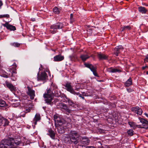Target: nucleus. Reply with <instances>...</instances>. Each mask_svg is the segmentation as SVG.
Segmentation results:
<instances>
[{
	"instance_id": "obj_1",
	"label": "nucleus",
	"mask_w": 148,
	"mask_h": 148,
	"mask_svg": "<svg viewBox=\"0 0 148 148\" xmlns=\"http://www.w3.org/2000/svg\"><path fill=\"white\" fill-rule=\"evenodd\" d=\"M78 135L76 131H71L69 134L70 143L71 144L76 145L78 143Z\"/></svg>"
},
{
	"instance_id": "obj_2",
	"label": "nucleus",
	"mask_w": 148,
	"mask_h": 148,
	"mask_svg": "<svg viewBox=\"0 0 148 148\" xmlns=\"http://www.w3.org/2000/svg\"><path fill=\"white\" fill-rule=\"evenodd\" d=\"M63 24L61 23H59L56 24L51 25L50 27L49 32L52 34H54L57 32V29H61L63 27Z\"/></svg>"
},
{
	"instance_id": "obj_3",
	"label": "nucleus",
	"mask_w": 148,
	"mask_h": 148,
	"mask_svg": "<svg viewBox=\"0 0 148 148\" xmlns=\"http://www.w3.org/2000/svg\"><path fill=\"white\" fill-rule=\"evenodd\" d=\"M43 97L45 98V100L46 103L52 106L55 103L54 101H53V99L52 96L49 95L47 94H44Z\"/></svg>"
},
{
	"instance_id": "obj_4",
	"label": "nucleus",
	"mask_w": 148,
	"mask_h": 148,
	"mask_svg": "<svg viewBox=\"0 0 148 148\" xmlns=\"http://www.w3.org/2000/svg\"><path fill=\"white\" fill-rule=\"evenodd\" d=\"M54 118L55 122L56 127V125H62L64 123V120L63 119H61L60 117L56 115L54 116Z\"/></svg>"
},
{
	"instance_id": "obj_5",
	"label": "nucleus",
	"mask_w": 148,
	"mask_h": 148,
	"mask_svg": "<svg viewBox=\"0 0 148 148\" xmlns=\"http://www.w3.org/2000/svg\"><path fill=\"white\" fill-rule=\"evenodd\" d=\"M84 65L86 67L89 68L92 72L93 74L95 76L99 77L96 71L97 69L96 67H94L90 64L85 63Z\"/></svg>"
},
{
	"instance_id": "obj_6",
	"label": "nucleus",
	"mask_w": 148,
	"mask_h": 148,
	"mask_svg": "<svg viewBox=\"0 0 148 148\" xmlns=\"http://www.w3.org/2000/svg\"><path fill=\"white\" fill-rule=\"evenodd\" d=\"M64 86L66 88V89L67 91L72 94L75 93V91L71 86V83L67 82Z\"/></svg>"
},
{
	"instance_id": "obj_7",
	"label": "nucleus",
	"mask_w": 148,
	"mask_h": 148,
	"mask_svg": "<svg viewBox=\"0 0 148 148\" xmlns=\"http://www.w3.org/2000/svg\"><path fill=\"white\" fill-rule=\"evenodd\" d=\"M131 110L134 113L140 115L142 114L143 112L142 109L138 106L133 107L131 109Z\"/></svg>"
},
{
	"instance_id": "obj_8",
	"label": "nucleus",
	"mask_w": 148,
	"mask_h": 148,
	"mask_svg": "<svg viewBox=\"0 0 148 148\" xmlns=\"http://www.w3.org/2000/svg\"><path fill=\"white\" fill-rule=\"evenodd\" d=\"M27 88L28 89V91L27 92V95L30 97L31 99H33L35 96V91L29 87H28Z\"/></svg>"
},
{
	"instance_id": "obj_9",
	"label": "nucleus",
	"mask_w": 148,
	"mask_h": 148,
	"mask_svg": "<svg viewBox=\"0 0 148 148\" xmlns=\"http://www.w3.org/2000/svg\"><path fill=\"white\" fill-rule=\"evenodd\" d=\"M123 48L122 46H116L114 49V54H115L116 56H118V54L123 50Z\"/></svg>"
},
{
	"instance_id": "obj_10",
	"label": "nucleus",
	"mask_w": 148,
	"mask_h": 148,
	"mask_svg": "<svg viewBox=\"0 0 148 148\" xmlns=\"http://www.w3.org/2000/svg\"><path fill=\"white\" fill-rule=\"evenodd\" d=\"M97 56L99 60H108V56L107 55L101 52L97 53Z\"/></svg>"
},
{
	"instance_id": "obj_11",
	"label": "nucleus",
	"mask_w": 148,
	"mask_h": 148,
	"mask_svg": "<svg viewBox=\"0 0 148 148\" xmlns=\"http://www.w3.org/2000/svg\"><path fill=\"white\" fill-rule=\"evenodd\" d=\"M64 59V57L61 54H59L55 56L53 58V61L59 62L63 60Z\"/></svg>"
},
{
	"instance_id": "obj_12",
	"label": "nucleus",
	"mask_w": 148,
	"mask_h": 148,
	"mask_svg": "<svg viewBox=\"0 0 148 148\" xmlns=\"http://www.w3.org/2000/svg\"><path fill=\"white\" fill-rule=\"evenodd\" d=\"M9 121L8 119L3 117H0V126L4 123L3 126H5L8 125Z\"/></svg>"
},
{
	"instance_id": "obj_13",
	"label": "nucleus",
	"mask_w": 148,
	"mask_h": 148,
	"mask_svg": "<svg viewBox=\"0 0 148 148\" xmlns=\"http://www.w3.org/2000/svg\"><path fill=\"white\" fill-rule=\"evenodd\" d=\"M65 124V121L64 123L62 125H57L56 127H57V130L59 133L62 134L64 132V129L63 127V125Z\"/></svg>"
},
{
	"instance_id": "obj_14",
	"label": "nucleus",
	"mask_w": 148,
	"mask_h": 148,
	"mask_svg": "<svg viewBox=\"0 0 148 148\" xmlns=\"http://www.w3.org/2000/svg\"><path fill=\"white\" fill-rule=\"evenodd\" d=\"M3 25L4 27H6L7 29L10 31H14L16 29V27L14 26L9 24L7 23L3 24Z\"/></svg>"
},
{
	"instance_id": "obj_15",
	"label": "nucleus",
	"mask_w": 148,
	"mask_h": 148,
	"mask_svg": "<svg viewBox=\"0 0 148 148\" xmlns=\"http://www.w3.org/2000/svg\"><path fill=\"white\" fill-rule=\"evenodd\" d=\"M44 94H47L51 96H53L58 97V95L56 94V92H55V90H51V89H49L47 90V93H45Z\"/></svg>"
},
{
	"instance_id": "obj_16",
	"label": "nucleus",
	"mask_w": 148,
	"mask_h": 148,
	"mask_svg": "<svg viewBox=\"0 0 148 148\" xmlns=\"http://www.w3.org/2000/svg\"><path fill=\"white\" fill-rule=\"evenodd\" d=\"M41 119L40 115L39 113H36L33 119V122L34 123V125L37 124V122L39 121Z\"/></svg>"
},
{
	"instance_id": "obj_17",
	"label": "nucleus",
	"mask_w": 148,
	"mask_h": 148,
	"mask_svg": "<svg viewBox=\"0 0 148 148\" xmlns=\"http://www.w3.org/2000/svg\"><path fill=\"white\" fill-rule=\"evenodd\" d=\"M16 64L14 63L12 67L9 69V71L8 72L13 74V75H14V74H16L17 73L16 70Z\"/></svg>"
},
{
	"instance_id": "obj_18",
	"label": "nucleus",
	"mask_w": 148,
	"mask_h": 148,
	"mask_svg": "<svg viewBox=\"0 0 148 148\" xmlns=\"http://www.w3.org/2000/svg\"><path fill=\"white\" fill-rule=\"evenodd\" d=\"M6 84L7 86L9 88L10 90L12 92H14L16 90V88L11 84L7 82L6 83Z\"/></svg>"
},
{
	"instance_id": "obj_19",
	"label": "nucleus",
	"mask_w": 148,
	"mask_h": 148,
	"mask_svg": "<svg viewBox=\"0 0 148 148\" xmlns=\"http://www.w3.org/2000/svg\"><path fill=\"white\" fill-rule=\"evenodd\" d=\"M90 142L89 139L88 138L85 137L83 138L81 141V143L86 145H88Z\"/></svg>"
},
{
	"instance_id": "obj_20",
	"label": "nucleus",
	"mask_w": 148,
	"mask_h": 148,
	"mask_svg": "<svg viewBox=\"0 0 148 148\" xmlns=\"http://www.w3.org/2000/svg\"><path fill=\"white\" fill-rule=\"evenodd\" d=\"M47 77V74L45 72H42L40 76H39L38 78L40 80H45Z\"/></svg>"
},
{
	"instance_id": "obj_21",
	"label": "nucleus",
	"mask_w": 148,
	"mask_h": 148,
	"mask_svg": "<svg viewBox=\"0 0 148 148\" xmlns=\"http://www.w3.org/2000/svg\"><path fill=\"white\" fill-rule=\"evenodd\" d=\"M108 72L110 73L120 72L121 71L119 69L110 67L107 69Z\"/></svg>"
},
{
	"instance_id": "obj_22",
	"label": "nucleus",
	"mask_w": 148,
	"mask_h": 148,
	"mask_svg": "<svg viewBox=\"0 0 148 148\" xmlns=\"http://www.w3.org/2000/svg\"><path fill=\"white\" fill-rule=\"evenodd\" d=\"M138 11L143 14H145L147 11V10L144 7L140 6L138 8Z\"/></svg>"
},
{
	"instance_id": "obj_23",
	"label": "nucleus",
	"mask_w": 148,
	"mask_h": 148,
	"mask_svg": "<svg viewBox=\"0 0 148 148\" xmlns=\"http://www.w3.org/2000/svg\"><path fill=\"white\" fill-rule=\"evenodd\" d=\"M48 132L49 135L52 139H54L55 137V134L54 131L52 130L51 129L48 130Z\"/></svg>"
},
{
	"instance_id": "obj_24",
	"label": "nucleus",
	"mask_w": 148,
	"mask_h": 148,
	"mask_svg": "<svg viewBox=\"0 0 148 148\" xmlns=\"http://www.w3.org/2000/svg\"><path fill=\"white\" fill-rule=\"evenodd\" d=\"M90 56L88 55V54L86 55H82L80 56V58L82 59V60L84 62L86 60L89 58Z\"/></svg>"
},
{
	"instance_id": "obj_25",
	"label": "nucleus",
	"mask_w": 148,
	"mask_h": 148,
	"mask_svg": "<svg viewBox=\"0 0 148 148\" xmlns=\"http://www.w3.org/2000/svg\"><path fill=\"white\" fill-rule=\"evenodd\" d=\"M132 84V80L131 78H130L124 84L125 86L128 87Z\"/></svg>"
},
{
	"instance_id": "obj_26",
	"label": "nucleus",
	"mask_w": 148,
	"mask_h": 148,
	"mask_svg": "<svg viewBox=\"0 0 148 148\" xmlns=\"http://www.w3.org/2000/svg\"><path fill=\"white\" fill-rule=\"evenodd\" d=\"M131 29V27L130 26H124L121 28V32L124 31H128Z\"/></svg>"
},
{
	"instance_id": "obj_27",
	"label": "nucleus",
	"mask_w": 148,
	"mask_h": 148,
	"mask_svg": "<svg viewBox=\"0 0 148 148\" xmlns=\"http://www.w3.org/2000/svg\"><path fill=\"white\" fill-rule=\"evenodd\" d=\"M49 89H51V90H55V92H56V94L58 95V92L57 91V87L56 85L53 84V83H52L51 84V88Z\"/></svg>"
},
{
	"instance_id": "obj_28",
	"label": "nucleus",
	"mask_w": 148,
	"mask_h": 148,
	"mask_svg": "<svg viewBox=\"0 0 148 148\" xmlns=\"http://www.w3.org/2000/svg\"><path fill=\"white\" fill-rule=\"evenodd\" d=\"M140 121L141 123L143 125L145 126V125H148V121L141 118H139Z\"/></svg>"
},
{
	"instance_id": "obj_29",
	"label": "nucleus",
	"mask_w": 148,
	"mask_h": 148,
	"mask_svg": "<svg viewBox=\"0 0 148 148\" xmlns=\"http://www.w3.org/2000/svg\"><path fill=\"white\" fill-rule=\"evenodd\" d=\"M66 98L67 99L69 105L72 107H74L75 105V104L74 103L73 101L70 99H69L67 98Z\"/></svg>"
},
{
	"instance_id": "obj_30",
	"label": "nucleus",
	"mask_w": 148,
	"mask_h": 148,
	"mask_svg": "<svg viewBox=\"0 0 148 148\" xmlns=\"http://www.w3.org/2000/svg\"><path fill=\"white\" fill-rule=\"evenodd\" d=\"M21 44L17 42H14L10 43V45L15 47H19L21 45Z\"/></svg>"
},
{
	"instance_id": "obj_31",
	"label": "nucleus",
	"mask_w": 148,
	"mask_h": 148,
	"mask_svg": "<svg viewBox=\"0 0 148 148\" xmlns=\"http://www.w3.org/2000/svg\"><path fill=\"white\" fill-rule=\"evenodd\" d=\"M5 103L4 101L0 99V109L2 107L5 106Z\"/></svg>"
},
{
	"instance_id": "obj_32",
	"label": "nucleus",
	"mask_w": 148,
	"mask_h": 148,
	"mask_svg": "<svg viewBox=\"0 0 148 148\" xmlns=\"http://www.w3.org/2000/svg\"><path fill=\"white\" fill-rule=\"evenodd\" d=\"M53 11L54 13L56 14H58L60 13V11L57 7H55L53 9Z\"/></svg>"
},
{
	"instance_id": "obj_33",
	"label": "nucleus",
	"mask_w": 148,
	"mask_h": 148,
	"mask_svg": "<svg viewBox=\"0 0 148 148\" xmlns=\"http://www.w3.org/2000/svg\"><path fill=\"white\" fill-rule=\"evenodd\" d=\"M8 75H3V77H5L6 78H8L9 77H14L15 76L14 75H13V74H12L11 73H9V72H8Z\"/></svg>"
},
{
	"instance_id": "obj_34",
	"label": "nucleus",
	"mask_w": 148,
	"mask_h": 148,
	"mask_svg": "<svg viewBox=\"0 0 148 148\" xmlns=\"http://www.w3.org/2000/svg\"><path fill=\"white\" fill-rule=\"evenodd\" d=\"M134 131L132 129L128 130L127 131V133L128 135L130 136H132L133 135Z\"/></svg>"
},
{
	"instance_id": "obj_35",
	"label": "nucleus",
	"mask_w": 148,
	"mask_h": 148,
	"mask_svg": "<svg viewBox=\"0 0 148 148\" xmlns=\"http://www.w3.org/2000/svg\"><path fill=\"white\" fill-rule=\"evenodd\" d=\"M70 23H72L75 20L73 18V14H70Z\"/></svg>"
},
{
	"instance_id": "obj_36",
	"label": "nucleus",
	"mask_w": 148,
	"mask_h": 148,
	"mask_svg": "<svg viewBox=\"0 0 148 148\" xmlns=\"http://www.w3.org/2000/svg\"><path fill=\"white\" fill-rule=\"evenodd\" d=\"M61 106L62 107V108L65 110L68 108L66 105L64 103L61 104Z\"/></svg>"
},
{
	"instance_id": "obj_37",
	"label": "nucleus",
	"mask_w": 148,
	"mask_h": 148,
	"mask_svg": "<svg viewBox=\"0 0 148 148\" xmlns=\"http://www.w3.org/2000/svg\"><path fill=\"white\" fill-rule=\"evenodd\" d=\"M26 113V112H22L21 113V114L19 116L18 115V116L20 117H25Z\"/></svg>"
},
{
	"instance_id": "obj_38",
	"label": "nucleus",
	"mask_w": 148,
	"mask_h": 148,
	"mask_svg": "<svg viewBox=\"0 0 148 148\" xmlns=\"http://www.w3.org/2000/svg\"><path fill=\"white\" fill-rule=\"evenodd\" d=\"M10 16H9V14H4L2 16V17H6L7 18H8Z\"/></svg>"
},
{
	"instance_id": "obj_39",
	"label": "nucleus",
	"mask_w": 148,
	"mask_h": 148,
	"mask_svg": "<svg viewBox=\"0 0 148 148\" xmlns=\"http://www.w3.org/2000/svg\"><path fill=\"white\" fill-rule=\"evenodd\" d=\"M68 113H70L71 111V110L69 109L68 108H67V109H66L65 110Z\"/></svg>"
},
{
	"instance_id": "obj_40",
	"label": "nucleus",
	"mask_w": 148,
	"mask_h": 148,
	"mask_svg": "<svg viewBox=\"0 0 148 148\" xmlns=\"http://www.w3.org/2000/svg\"><path fill=\"white\" fill-rule=\"evenodd\" d=\"M145 62L148 61V56L147 55L146 57L144 59Z\"/></svg>"
},
{
	"instance_id": "obj_41",
	"label": "nucleus",
	"mask_w": 148,
	"mask_h": 148,
	"mask_svg": "<svg viewBox=\"0 0 148 148\" xmlns=\"http://www.w3.org/2000/svg\"><path fill=\"white\" fill-rule=\"evenodd\" d=\"M127 91L129 92H131L132 91V90L130 88H127Z\"/></svg>"
},
{
	"instance_id": "obj_42",
	"label": "nucleus",
	"mask_w": 148,
	"mask_h": 148,
	"mask_svg": "<svg viewBox=\"0 0 148 148\" xmlns=\"http://www.w3.org/2000/svg\"><path fill=\"white\" fill-rule=\"evenodd\" d=\"M86 148H95L94 147L92 146H88L86 147Z\"/></svg>"
},
{
	"instance_id": "obj_43",
	"label": "nucleus",
	"mask_w": 148,
	"mask_h": 148,
	"mask_svg": "<svg viewBox=\"0 0 148 148\" xmlns=\"http://www.w3.org/2000/svg\"><path fill=\"white\" fill-rule=\"evenodd\" d=\"M19 105V103H18L17 104H16H16H14L13 105V106L16 107V106H18Z\"/></svg>"
},
{
	"instance_id": "obj_44",
	"label": "nucleus",
	"mask_w": 148,
	"mask_h": 148,
	"mask_svg": "<svg viewBox=\"0 0 148 148\" xmlns=\"http://www.w3.org/2000/svg\"><path fill=\"white\" fill-rule=\"evenodd\" d=\"M3 3L0 0V7H1L3 5Z\"/></svg>"
},
{
	"instance_id": "obj_45",
	"label": "nucleus",
	"mask_w": 148,
	"mask_h": 148,
	"mask_svg": "<svg viewBox=\"0 0 148 148\" xmlns=\"http://www.w3.org/2000/svg\"><path fill=\"white\" fill-rule=\"evenodd\" d=\"M79 97H81L82 99H84V97L83 96L81 95H79Z\"/></svg>"
},
{
	"instance_id": "obj_46",
	"label": "nucleus",
	"mask_w": 148,
	"mask_h": 148,
	"mask_svg": "<svg viewBox=\"0 0 148 148\" xmlns=\"http://www.w3.org/2000/svg\"><path fill=\"white\" fill-rule=\"evenodd\" d=\"M74 94V95H81L79 92H75V94Z\"/></svg>"
},
{
	"instance_id": "obj_47",
	"label": "nucleus",
	"mask_w": 148,
	"mask_h": 148,
	"mask_svg": "<svg viewBox=\"0 0 148 148\" xmlns=\"http://www.w3.org/2000/svg\"><path fill=\"white\" fill-rule=\"evenodd\" d=\"M79 89H80L79 88H77V87H75V90L78 91Z\"/></svg>"
},
{
	"instance_id": "obj_48",
	"label": "nucleus",
	"mask_w": 148,
	"mask_h": 148,
	"mask_svg": "<svg viewBox=\"0 0 148 148\" xmlns=\"http://www.w3.org/2000/svg\"><path fill=\"white\" fill-rule=\"evenodd\" d=\"M147 67V66H143L142 67V69L143 70H144Z\"/></svg>"
},
{
	"instance_id": "obj_49",
	"label": "nucleus",
	"mask_w": 148,
	"mask_h": 148,
	"mask_svg": "<svg viewBox=\"0 0 148 148\" xmlns=\"http://www.w3.org/2000/svg\"><path fill=\"white\" fill-rule=\"evenodd\" d=\"M141 128H146V129H147L148 128V127L147 126H145V127H142Z\"/></svg>"
},
{
	"instance_id": "obj_50",
	"label": "nucleus",
	"mask_w": 148,
	"mask_h": 148,
	"mask_svg": "<svg viewBox=\"0 0 148 148\" xmlns=\"http://www.w3.org/2000/svg\"><path fill=\"white\" fill-rule=\"evenodd\" d=\"M145 115L146 116H147V117L148 118V114L147 113H145Z\"/></svg>"
},
{
	"instance_id": "obj_51",
	"label": "nucleus",
	"mask_w": 148,
	"mask_h": 148,
	"mask_svg": "<svg viewBox=\"0 0 148 148\" xmlns=\"http://www.w3.org/2000/svg\"><path fill=\"white\" fill-rule=\"evenodd\" d=\"M129 125L131 126H132V123L131 122H129Z\"/></svg>"
},
{
	"instance_id": "obj_52",
	"label": "nucleus",
	"mask_w": 148,
	"mask_h": 148,
	"mask_svg": "<svg viewBox=\"0 0 148 148\" xmlns=\"http://www.w3.org/2000/svg\"><path fill=\"white\" fill-rule=\"evenodd\" d=\"M99 130L100 131H101V132H102V130L101 129H100V128H99Z\"/></svg>"
},
{
	"instance_id": "obj_53",
	"label": "nucleus",
	"mask_w": 148,
	"mask_h": 148,
	"mask_svg": "<svg viewBox=\"0 0 148 148\" xmlns=\"http://www.w3.org/2000/svg\"><path fill=\"white\" fill-rule=\"evenodd\" d=\"M98 148H103V147L101 145Z\"/></svg>"
},
{
	"instance_id": "obj_54",
	"label": "nucleus",
	"mask_w": 148,
	"mask_h": 148,
	"mask_svg": "<svg viewBox=\"0 0 148 148\" xmlns=\"http://www.w3.org/2000/svg\"><path fill=\"white\" fill-rule=\"evenodd\" d=\"M73 57V56H70V58H71Z\"/></svg>"
},
{
	"instance_id": "obj_55",
	"label": "nucleus",
	"mask_w": 148,
	"mask_h": 148,
	"mask_svg": "<svg viewBox=\"0 0 148 148\" xmlns=\"http://www.w3.org/2000/svg\"><path fill=\"white\" fill-rule=\"evenodd\" d=\"M147 74L148 75V71L147 72Z\"/></svg>"
},
{
	"instance_id": "obj_56",
	"label": "nucleus",
	"mask_w": 148,
	"mask_h": 148,
	"mask_svg": "<svg viewBox=\"0 0 148 148\" xmlns=\"http://www.w3.org/2000/svg\"><path fill=\"white\" fill-rule=\"evenodd\" d=\"M38 74H39V73H38Z\"/></svg>"
},
{
	"instance_id": "obj_57",
	"label": "nucleus",
	"mask_w": 148,
	"mask_h": 148,
	"mask_svg": "<svg viewBox=\"0 0 148 148\" xmlns=\"http://www.w3.org/2000/svg\"><path fill=\"white\" fill-rule=\"evenodd\" d=\"M126 0L127 1H128V0Z\"/></svg>"
}]
</instances>
